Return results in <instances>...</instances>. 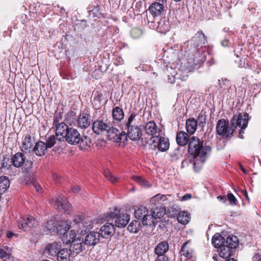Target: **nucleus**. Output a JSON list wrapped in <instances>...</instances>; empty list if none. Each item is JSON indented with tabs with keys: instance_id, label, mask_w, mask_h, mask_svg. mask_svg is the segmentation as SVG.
<instances>
[{
	"instance_id": "f257e3e1",
	"label": "nucleus",
	"mask_w": 261,
	"mask_h": 261,
	"mask_svg": "<svg viewBox=\"0 0 261 261\" xmlns=\"http://www.w3.org/2000/svg\"><path fill=\"white\" fill-rule=\"evenodd\" d=\"M207 42L206 37L202 31H198L190 40L188 41V45L193 47L194 58L193 61L190 62L193 65H200L203 63L206 59V47L205 45Z\"/></svg>"
},
{
	"instance_id": "603ef678",
	"label": "nucleus",
	"mask_w": 261,
	"mask_h": 261,
	"mask_svg": "<svg viewBox=\"0 0 261 261\" xmlns=\"http://www.w3.org/2000/svg\"><path fill=\"white\" fill-rule=\"evenodd\" d=\"M56 137L54 135H52L50 137H49L46 140V147L48 148H51L56 143Z\"/></svg>"
},
{
	"instance_id": "774afa93",
	"label": "nucleus",
	"mask_w": 261,
	"mask_h": 261,
	"mask_svg": "<svg viewBox=\"0 0 261 261\" xmlns=\"http://www.w3.org/2000/svg\"><path fill=\"white\" fill-rule=\"evenodd\" d=\"M219 200L220 201H223L224 202H225L226 201V197L225 196H219L217 197Z\"/></svg>"
},
{
	"instance_id": "0eeeda50",
	"label": "nucleus",
	"mask_w": 261,
	"mask_h": 261,
	"mask_svg": "<svg viewBox=\"0 0 261 261\" xmlns=\"http://www.w3.org/2000/svg\"><path fill=\"white\" fill-rule=\"evenodd\" d=\"M114 212H110L107 214V217L110 219L116 218L115 225L118 227H124L128 223L130 216L126 214H120V209L115 207Z\"/></svg>"
},
{
	"instance_id": "f8f14e48",
	"label": "nucleus",
	"mask_w": 261,
	"mask_h": 261,
	"mask_svg": "<svg viewBox=\"0 0 261 261\" xmlns=\"http://www.w3.org/2000/svg\"><path fill=\"white\" fill-rule=\"evenodd\" d=\"M37 225L38 222L32 216H29L25 218H22L18 222V228L24 231L29 230L30 228L34 227Z\"/></svg>"
},
{
	"instance_id": "864d4df0",
	"label": "nucleus",
	"mask_w": 261,
	"mask_h": 261,
	"mask_svg": "<svg viewBox=\"0 0 261 261\" xmlns=\"http://www.w3.org/2000/svg\"><path fill=\"white\" fill-rule=\"evenodd\" d=\"M11 161L7 157H4L2 161L1 168H7L9 169L11 166Z\"/></svg>"
},
{
	"instance_id": "a878e982",
	"label": "nucleus",
	"mask_w": 261,
	"mask_h": 261,
	"mask_svg": "<svg viewBox=\"0 0 261 261\" xmlns=\"http://www.w3.org/2000/svg\"><path fill=\"white\" fill-rule=\"evenodd\" d=\"M70 225L68 221L62 220L57 224L56 229L58 233L61 236L63 234L66 233V231L69 230Z\"/></svg>"
},
{
	"instance_id": "a19ab883",
	"label": "nucleus",
	"mask_w": 261,
	"mask_h": 261,
	"mask_svg": "<svg viewBox=\"0 0 261 261\" xmlns=\"http://www.w3.org/2000/svg\"><path fill=\"white\" fill-rule=\"evenodd\" d=\"M10 186V181L8 177H0V193L5 192Z\"/></svg>"
},
{
	"instance_id": "ea45409f",
	"label": "nucleus",
	"mask_w": 261,
	"mask_h": 261,
	"mask_svg": "<svg viewBox=\"0 0 261 261\" xmlns=\"http://www.w3.org/2000/svg\"><path fill=\"white\" fill-rule=\"evenodd\" d=\"M149 213L148 208L144 206L141 205L138 207L135 211V216L137 219H142V218L145 217V215Z\"/></svg>"
},
{
	"instance_id": "4be33fe9",
	"label": "nucleus",
	"mask_w": 261,
	"mask_h": 261,
	"mask_svg": "<svg viewBox=\"0 0 261 261\" xmlns=\"http://www.w3.org/2000/svg\"><path fill=\"white\" fill-rule=\"evenodd\" d=\"M77 125L82 128H86L90 124V119L89 114L83 113L80 115L77 120Z\"/></svg>"
},
{
	"instance_id": "7c9ffc66",
	"label": "nucleus",
	"mask_w": 261,
	"mask_h": 261,
	"mask_svg": "<svg viewBox=\"0 0 261 261\" xmlns=\"http://www.w3.org/2000/svg\"><path fill=\"white\" fill-rule=\"evenodd\" d=\"M212 243L213 246L218 249L225 244V239L220 233H216L212 238Z\"/></svg>"
},
{
	"instance_id": "4d7b16f0",
	"label": "nucleus",
	"mask_w": 261,
	"mask_h": 261,
	"mask_svg": "<svg viewBox=\"0 0 261 261\" xmlns=\"http://www.w3.org/2000/svg\"><path fill=\"white\" fill-rule=\"evenodd\" d=\"M62 118V116L61 113H56L54 115L53 125L57 124L58 123H60V121Z\"/></svg>"
},
{
	"instance_id": "39448f33",
	"label": "nucleus",
	"mask_w": 261,
	"mask_h": 261,
	"mask_svg": "<svg viewBox=\"0 0 261 261\" xmlns=\"http://www.w3.org/2000/svg\"><path fill=\"white\" fill-rule=\"evenodd\" d=\"M216 132L223 138L229 139L234 132V128L232 126L231 123L226 122L224 119H220L216 124Z\"/></svg>"
},
{
	"instance_id": "4c0bfd02",
	"label": "nucleus",
	"mask_w": 261,
	"mask_h": 261,
	"mask_svg": "<svg viewBox=\"0 0 261 261\" xmlns=\"http://www.w3.org/2000/svg\"><path fill=\"white\" fill-rule=\"evenodd\" d=\"M108 138L109 140L113 142H115L118 139V134L119 130L113 126L112 123H111V127L106 132Z\"/></svg>"
},
{
	"instance_id": "7ed1b4c3",
	"label": "nucleus",
	"mask_w": 261,
	"mask_h": 261,
	"mask_svg": "<svg viewBox=\"0 0 261 261\" xmlns=\"http://www.w3.org/2000/svg\"><path fill=\"white\" fill-rule=\"evenodd\" d=\"M64 141H66L71 145L79 144L81 149H85L90 147L91 139L86 136H81L79 131L73 127H70L65 133Z\"/></svg>"
},
{
	"instance_id": "3c124183",
	"label": "nucleus",
	"mask_w": 261,
	"mask_h": 261,
	"mask_svg": "<svg viewBox=\"0 0 261 261\" xmlns=\"http://www.w3.org/2000/svg\"><path fill=\"white\" fill-rule=\"evenodd\" d=\"M103 174H104L105 177L108 179V180H109V181H110L112 183H115L116 181H117V180L118 179L108 170H105L104 171Z\"/></svg>"
},
{
	"instance_id": "bb28decb",
	"label": "nucleus",
	"mask_w": 261,
	"mask_h": 261,
	"mask_svg": "<svg viewBox=\"0 0 261 261\" xmlns=\"http://www.w3.org/2000/svg\"><path fill=\"white\" fill-rule=\"evenodd\" d=\"M71 252L67 248L61 249L57 255L58 261H70Z\"/></svg>"
},
{
	"instance_id": "dca6fc26",
	"label": "nucleus",
	"mask_w": 261,
	"mask_h": 261,
	"mask_svg": "<svg viewBox=\"0 0 261 261\" xmlns=\"http://www.w3.org/2000/svg\"><path fill=\"white\" fill-rule=\"evenodd\" d=\"M54 125L56 127V136L57 139L61 142L64 141V137H65V133L70 127L63 122L58 123L57 124Z\"/></svg>"
},
{
	"instance_id": "2eb2a0df",
	"label": "nucleus",
	"mask_w": 261,
	"mask_h": 261,
	"mask_svg": "<svg viewBox=\"0 0 261 261\" xmlns=\"http://www.w3.org/2000/svg\"><path fill=\"white\" fill-rule=\"evenodd\" d=\"M115 232L114 225L112 223L108 222L102 225L100 229V237L108 239Z\"/></svg>"
},
{
	"instance_id": "a211bd4d",
	"label": "nucleus",
	"mask_w": 261,
	"mask_h": 261,
	"mask_svg": "<svg viewBox=\"0 0 261 261\" xmlns=\"http://www.w3.org/2000/svg\"><path fill=\"white\" fill-rule=\"evenodd\" d=\"M56 206L60 212H67L69 214L71 204L66 200L65 197L59 196L55 201Z\"/></svg>"
},
{
	"instance_id": "473e14b6",
	"label": "nucleus",
	"mask_w": 261,
	"mask_h": 261,
	"mask_svg": "<svg viewBox=\"0 0 261 261\" xmlns=\"http://www.w3.org/2000/svg\"><path fill=\"white\" fill-rule=\"evenodd\" d=\"M158 31L161 33H165L169 31L170 24L168 20L165 18L161 19L158 22Z\"/></svg>"
},
{
	"instance_id": "393cba45",
	"label": "nucleus",
	"mask_w": 261,
	"mask_h": 261,
	"mask_svg": "<svg viewBox=\"0 0 261 261\" xmlns=\"http://www.w3.org/2000/svg\"><path fill=\"white\" fill-rule=\"evenodd\" d=\"M189 135L188 134L180 131L177 133L176 135V142L178 145L184 146L187 145L188 143H189Z\"/></svg>"
},
{
	"instance_id": "9d476101",
	"label": "nucleus",
	"mask_w": 261,
	"mask_h": 261,
	"mask_svg": "<svg viewBox=\"0 0 261 261\" xmlns=\"http://www.w3.org/2000/svg\"><path fill=\"white\" fill-rule=\"evenodd\" d=\"M111 122L108 120H96L93 123L92 129L94 133L99 135L106 132L111 127Z\"/></svg>"
},
{
	"instance_id": "8fccbe9b",
	"label": "nucleus",
	"mask_w": 261,
	"mask_h": 261,
	"mask_svg": "<svg viewBox=\"0 0 261 261\" xmlns=\"http://www.w3.org/2000/svg\"><path fill=\"white\" fill-rule=\"evenodd\" d=\"M219 85L220 88L222 90H224L226 89H227L229 87L230 89L231 88V86H230V81L227 79H222V81L221 82L219 80Z\"/></svg>"
},
{
	"instance_id": "6e6d98bb",
	"label": "nucleus",
	"mask_w": 261,
	"mask_h": 261,
	"mask_svg": "<svg viewBox=\"0 0 261 261\" xmlns=\"http://www.w3.org/2000/svg\"><path fill=\"white\" fill-rule=\"evenodd\" d=\"M30 184L33 186L37 192L39 193L41 192L42 188L41 186L39 185L37 181L35 180L34 178L30 181Z\"/></svg>"
},
{
	"instance_id": "72a5a7b5",
	"label": "nucleus",
	"mask_w": 261,
	"mask_h": 261,
	"mask_svg": "<svg viewBox=\"0 0 261 261\" xmlns=\"http://www.w3.org/2000/svg\"><path fill=\"white\" fill-rule=\"evenodd\" d=\"M239 242L238 238L233 235L229 236L226 240H225V244L234 250L239 246Z\"/></svg>"
},
{
	"instance_id": "f704fd0d",
	"label": "nucleus",
	"mask_w": 261,
	"mask_h": 261,
	"mask_svg": "<svg viewBox=\"0 0 261 261\" xmlns=\"http://www.w3.org/2000/svg\"><path fill=\"white\" fill-rule=\"evenodd\" d=\"M166 200L167 197L166 195L158 194L150 199L149 203L151 206L153 207L159 204L161 200L164 201Z\"/></svg>"
},
{
	"instance_id": "412c9836",
	"label": "nucleus",
	"mask_w": 261,
	"mask_h": 261,
	"mask_svg": "<svg viewBox=\"0 0 261 261\" xmlns=\"http://www.w3.org/2000/svg\"><path fill=\"white\" fill-rule=\"evenodd\" d=\"M148 10L154 18L161 16L164 11V6L160 3L155 2L150 6Z\"/></svg>"
},
{
	"instance_id": "ddd939ff",
	"label": "nucleus",
	"mask_w": 261,
	"mask_h": 261,
	"mask_svg": "<svg viewBox=\"0 0 261 261\" xmlns=\"http://www.w3.org/2000/svg\"><path fill=\"white\" fill-rule=\"evenodd\" d=\"M150 141L154 144V147H157L161 151H165L169 147V142L168 138L161 135L156 137H151Z\"/></svg>"
},
{
	"instance_id": "c85d7f7f",
	"label": "nucleus",
	"mask_w": 261,
	"mask_h": 261,
	"mask_svg": "<svg viewBox=\"0 0 261 261\" xmlns=\"http://www.w3.org/2000/svg\"><path fill=\"white\" fill-rule=\"evenodd\" d=\"M197 126V121L193 118H190L186 121V129L187 132L192 135L196 131Z\"/></svg>"
},
{
	"instance_id": "b1692460",
	"label": "nucleus",
	"mask_w": 261,
	"mask_h": 261,
	"mask_svg": "<svg viewBox=\"0 0 261 261\" xmlns=\"http://www.w3.org/2000/svg\"><path fill=\"white\" fill-rule=\"evenodd\" d=\"M234 251L235 250L234 249L229 247L225 244L221 246V247H220V248L218 249V252L220 256L224 258H226L231 256Z\"/></svg>"
},
{
	"instance_id": "de8ad7c7",
	"label": "nucleus",
	"mask_w": 261,
	"mask_h": 261,
	"mask_svg": "<svg viewBox=\"0 0 261 261\" xmlns=\"http://www.w3.org/2000/svg\"><path fill=\"white\" fill-rule=\"evenodd\" d=\"M118 139L116 140V142H123L125 143L126 141L127 140L128 136L127 132L126 133L124 131L122 132L121 133H118L117 135Z\"/></svg>"
},
{
	"instance_id": "c03bdc74",
	"label": "nucleus",
	"mask_w": 261,
	"mask_h": 261,
	"mask_svg": "<svg viewBox=\"0 0 261 261\" xmlns=\"http://www.w3.org/2000/svg\"><path fill=\"white\" fill-rule=\"evenodd\" d=\"M188 244V242H186L184 243L181 247V251L184 256L188 258H190L192 256V252L191 250L187 248V246Z\"/></svg>"
},
{
	"instance_id": "f3484780",
	"label": "nucleus",
	"mask_w": 261,
	"mask_h": 261,
	"mask_svg": "<svg viewBox=\"0 0 261 261\" xmlns=\"http://www.w3.org/2000/svg\"><path fill=\"white\" fill-rule=\"evenodd\" d=\"M146 133L152 137H156L162 135V130L158 129L155 122L153 121L148 122L145 125Z\"/></svg>"
},
{
	"instance_id": "6ab92c4d",
	"label": "nucleus",
	"mask_w": 261,
	"mask_h": 261,
	"mask_svg": "<svg viewBox=\"0 0 261 261\" xmlns=\"http://www.w3.org/2000/svg\"><path fill=\"white\" fill-rule=\"evenodd\" d=\"M35 140L34 138L30 135H27L22 138V142L21 146V151L23 152L30 151L33 148Z\"/></svg>"
},
{
	"instance_id": "c9c22d12",
	"label": "nucleus",
	"mask_w": 261,
	"mask_h": 261,
	"mask_svg": "<svg viewBox=\"0 0 261 261\" xmlns=\"http://www.w3.org/2000/svg\"><path fill=\"white\" fill-rule=\"evenodd\" d=\"M151 209L150 213L153 215V216H154L156 219L162 218L165 214V211L161 206H156L153 207H151Z\"/></svg>"
},
{
	"instance_id": "f03ea898",
	"label": "nucleus",
	"mask_w": 261,
	"mask_h": 261,
	"mask_svg": "<svg viewBox=\"0 0 261 261\" xmlns=\"http://www.w3.org/2000/svg\"><path fill=\"white\" fill-rule=\"evenodd\" d=\"M211 151V147L210 146L203 145V142L197 137H191L189 141L188 152L194 155L197 161L199 158L201 163H204Z\"/></svg>"
},
{
	"instance_id": "9b49d317",
	"label": "nucleus",
	"mask_w": 261,
	"mask_h": 261,
	"mask_svg": "<svg viewBox=\"0 0 261 261\" xmlns=\"http://www.w3.org/2000/svg\"><path fill=\"white\" fill-rule=\"evenodd\" d=\"M100 234L99 232L96 231H91L88 233L83 239L84 243L87 250L90 248H93L97 243L99 242Z\"/></svg>"
},
{
	"instance_id": "a18cd8bd",
	"label": "nucleus",
	"mask_w": 261,
	"mask_h": 261,
	"mask_svg": "<svg viewBox=\"0 0 261 261\" xmlns=\"http://www.w3.org/2000/svg\"><path fill=\"white\" fill-rule=\"evenodd\" d=\"M133 179L141 186L147 187L149 186L148 182L141 176H133Z\"/></svg>"
},
{
	"instance_id": "20e7f679",
	"label": "nucleus",
	"mask_w": 261,
	"mask_h": 261,
	"mask_svg": "<svg viewBox=\"0 0 261 261\" xmlns=\"http://www.w3.org/2000/svg\"><path fill=\"white\" fill-rule=\"evenodd\" d=\"M136 115L135 112L131 113L125 124L128 137L135 141H138L142 136L141 126L135 125L134 123Z\"/></svg>"
},
{
	"instance_id": "cd10ccee",
	"label": "nucleus",
	"mask_w": 261,
	"mask_h": 261,
	"mask_svg": "<svg viewBox=\"0 0 261 261\" xmlns=\"http://www.w3.org/2000/svg\"><path fill=\"white\" fill-rule=\"evenodd\" d=\"M169 250V244L167 241H164L159 243L154 249V252L156 255L165 254Z\"/></svg>"
},
{
	"instance_id": "338daca9",
	"label": "nucleus",
	"mask_w": 261,
	"mask_h": 261,
	"mask_svg": "<svg viewBox=\"0 0 261 261\" xmlns=\"http://www.w3.org/2000/svg\"><path fill=\"white\" fill-rule=\"evenodd\" d=\"M243 130L244 129H242V128H240V129L239 130L238 137L240 138H241V139L244 138L243 134L244 133V132Z\"/></svg>"
},
{
	"instance_id": "1a4fd4ad",
	"label": "nucleus",
	"mask_w": 261,
	"mask_h": 261,
	"mask_svg": "<svg viewBox=\"0 0 261 261\" xmlns=\"http://www.w3.org/2000/svg\"><path fill=\"white\" fill-rule=\"evenodd\" d=\"M13 165L16 168L22 167L25 165L27 168H31L33 162L26 159L24 154L21 152L16 153L11 158V161Z\"/></svg>"
},
{
	"instance_id": "e2e57ef3",
	"label": "nucleus",
	"mask_w": 261,
	"mask_h": 261,
	"mask_svg": "<svg viewBox=\"0 0 261 261\" xmlns=\"http://www.w3.org/2000/svg\"><path fill=\"white\" fill-rule=\"evenodd\" d=\"M192 198V195L191 194H186L185 195H184L182 197H181V200L182 201H185V200H189L191 198Z\"/></svg>"
},
{
	"instance_id": "37998d69",
	"label": "nucleus",
	"mask_w": 261,
	"mask_h": 261,
	"mask_svg": "<svg viewBox=\"0 0 261 261\" xmlns=\"http://www.w3.org/2000/svg\"><path fill=\"white\" fill-rule=\"evenodd\" d=\"M57 222L55 219H50L48 221L45 225L44 231L47 233V231L50 232L54 231L57 227Z\"/></svg>"
},
{
	"instance_id": "052dcab7",
	"label": "nucleus",
	"mask_w": 261,
	"mask_h": 261,
	"mask_svg": "<svg viewBox=\"0 0 261 261\" xmlns=\"http://www.w3.org/2000/svg\"><path fill=\"white\" fill-rule=\"evenodd\" d=\"M158 24V22H157L156 23H155L154 21H149L148 22V25H149V28H150L152 29H154V30H158V25H157Z\"/></svg>"
},
{
	"instance_id": "79ce46f5",
	"label": "nucleus",
	"mask_w": 261,
	"mask_h": 261,
	"mask_svg": "<svg viewBox=\"0 0 261 261\" xmlns=\"http://www.w3.org/2000/svg\"><path fill=\"white\" fill-rule=\"evenodd\" d=\"M141 225L140 222L137 220L133 221L128 226L127 229L129 231L137 233L140 230Z\"/></svg>"
},
{
	"instance_id": "aec40b11",
	"label": "nucleus",
	"mask_w": 261,
	"mask_h": 261,
	"mask_svg": "<svg viewBox=\"0 0 261 261\" xmlns=\"http://www.w3.org/2000/svg\"><path fill=\"white\" fill-rule=\"evenodd\" d=\"M61 249V246L60 243L53 242L46 245L44 250V253L50 256H57L58 252Z\"/></svg>"
},
{
	"instance_id": "c756f323",
	"label": "nucleus",
	"mask_w": 261,
	"mask_h": 261,
	"mask_svg": "<svg viewBox=\"0 0 261 261\" xmlns=\"http://www.w3.org/2000/svg\"><path fill=\"white\" fill-rule=\"evenodd\" d=\"M142 224L144 226H154L156 223V219L155 218L153 215L150 213L145 215L142 220Z\"/></svg>"
},
{
	"instance_id": "680f3d73",
	"label": "nucleus",
	"mask_w": 261,
	"mask_h": 261,
	"mask_svg": "<svg viewBox=\"0 0 261 261\" xmlns=\"http://www.w3.org/2000/svg\"><path fill=\"white\" fill-rule=\"evenodd\" d=\"M53 177L57 182H59L62 178L61 176L57 173H54L53 174Z\"/></svg>"
},
{
	"instance_id": "5701e85b",
	"label": "nucleus",
	"mask_w": 261,
	"mask_h": 261,
	"mask_svg": "<svg viewBox=\"0 0 261 261\" xmlns=\"http://www.w3.org/2000/svg\"><path fill=\"white\" fill-rule=\"evenodd\" d=\"M47 149L46 144L43 141H39L35 144L33 150L36 155L41 156L45 154Z\"/></svg>"
},
{
	"instance_id": "49530a36",
	"label": "nucleus",
	"mask_w": 261,
	"mask_h": 261,
	"mask_svg": "<svg viewBox=\"0 0 261 261\" xmlns=\"http://www.w3.org/2000/svg\"><path fill=\"white\" fill-rule=\"evenodd\" d=\"M206 116L205 112H201L199 113L197 121L199 122L200 126L203 127L206 123Z\"/></svg>"
},
{
	"instance_id": "2f4dec72",
	"label": "nucleus",
	"mask_w": 261,
	"mask_h": 261,
	"mask_svg": "<svg viewBox=\"0 0 261 261\" xmlns=\"http://www.w3.org/2000/svg\"><path fill=\"white\" fill-rule=\"evenodd\" d=\"M76 234L74 230H68L66 231V233L63 234L60 237L64 243L66 244L70 243L71 244L72 240H74V239H76Z\"/></svg>"
},
{
	"instance_id": "423d86ee",
	"label": "nucleus",
	"mask_w": 261,
	"mask_h": 261,
	"mask_svg": "<svg viewBox=\"0 0 261 261\" xmlns=\"http://www.w3.org/2000/svg\"><path fill=\"white\" fill-rule=\"evenodd\" d=\"M74 222L78 225L77 232L80 235L86 234L87 230L93 227V223L88 218L83 215H77L74 219Z\"/></svg>"
},
{
	"instance_id": "4468645a",
	"label": "nucleus",
	"mask_w": 261,
	"mask_h": 261,
	"mask_svg": "<svg viewBox=\"0 0 261 261\" xmlns=\"http://www.w3.org/2000/svg\"><path fill=\"white\" fill-rule=\"evenodd\" d=\"M69 250L71 252L73 251L78 254L87 249L84 243L83 239H81L80 237H77L71 242Z\"/></svg>"
},
{
	"instance_id": "69168bd1",
	"label": "nucleus",
	"mask_w": 261,
	"mask_h": 261,
	"mask_svg": "<svg viewBox=\"0 0 261 261\" xmlns=\"http://www.w3.org/2000/svg\"><path fill=\"white\" fill-rule=\"evenodd\" d=\"M242 194L245 196L246 199H247V200L248 202H249L250 201V199L249 198V196H248V195L247 191L246 190H242Z\"/></svg>"
},
{
	"instance_id": "e433bc0d",
	"label": "nucleus",
	"mask_w": 261,
	"mask_h": 261,
	"mask_svg": "<svg viewBox=\"0 0 261 261\" xmlns=\"http://www.w3.org/2000/svg\"><path fill=\"white\" fill-rule=\"evenodd\" d=\"M177 219L179 223L182 224H186L190 221V214L187 212L181 211L178 213Z\"/></svg>"
},
{
	"instance_id": "6e6552de",
	"label": "nucleus",
	"mask_w": 261,
	"mask_h": 261,
	"mask_svg": "<svg viewBox=\"0 0 261 261\" xmlns=\"http://www.w3.org/2000/svg\"><path fill=\"white\" fill-rule=\"evenodd\" d=\"M249 120V115L247 113L239 114L238 115H233L232 118L230 120L232 126L234 130L238 127L244 129L248 125Z\"/></svg>"
},
{
	"instance_id": "0e129e2a",
	"label": "nucleus",
	"mask_w": 261,
	"mask_h": 261,
	"mask_svg": "<svg viewBox=\"0 0 261 261\" xmlns=\"http://www.w3.org/2000/svg\"><path fill=\"white\" fill-rule=\"evenodd\" d=\"M80 187L79 186H74L72 188V191L73 192V193H77L79 191H80Z\"/></svg>"
},
{
	"instance_id": "09e8293b",
	"label": "nucleus",
	"mask_w": 261,
	"mask_h": 261,
	"mask_svg": "<svg viewBox=\"0 0 261 261\" xmlns=\"http://www.w3.org/2000/svg\"><path fill=\"white\" fill-rule=\"evenodd\" d=\"M132 37L134 39H138L142 35V31L138 28H134L130 32Z\"/></svg>"
},
{
	"instance_id": "58836bf2",
	"label": "nucleus",
	"mask_w": 261,
	"mask_h": 261,
	"mask_svg": "<svg viewBox=\"0 0 261 261\" xmlns=\"http://www.w3.org/2000/svg\"><path fill=\"white\" fill-rule=\"evenodd\" d=\"M112 116L114 119L120 121L124 118L123 110L119 107H116L113 109Z\"/></svg>"
},
{
	"instance_id": "13d9d810",
	"label": "nucleus",
	"mask_w": 261,
	"mask_h": 261,
	"mask_svg": "<svg viewBox=\"0 0 261 261\" xmlns=\"http://www.w3.org/2000/svg\"><path fill=\"white\" fill-rule=\"evenodd\" d=\"M0 258L4 259L5 260L10 258V254L6 253L3 249L0 248Z\"/></svg>"
},
{
	"instance_id": "bf43d9fd",
	"label": "nucleus",
	"mask_w": 261,
	"mask_h": 261,
	"mask_svg": "<svg viewBox=\"0 0 261 261\" xmlns=\"http://www.w3.org/2000/svg\"><path fill=\"white\" fill-rule=\"evenodd\" d=\"M155 261H168V258L165 254L158 255Z\"/></svg>"
},
{
	"instance_id": "5fc2aeb1",
	"label": "nucleus",
	"mask_w": 261,
	"mask_h": 261,
	"mask_svg": "<svg viewBox=\"0 0 261 261\" xmlns=\"http://www.w3.org/2000/svg\"><path fill=\"white\" fill-rule=\"evenodd\" d=\"M227 198L228 201H229V203L232 205H236L237 204V199L233 195V194L231 193H229L227 195Z\"/></svg>"
}]
</instances>
